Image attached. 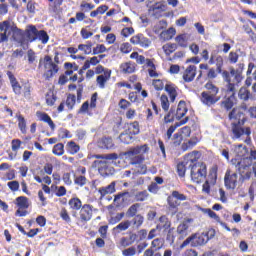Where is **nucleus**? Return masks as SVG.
Masks as SVG:
<instances>
[{
  "label": "nucleus",
  "mask_w": 256,
  "mask_h": 256,
  "mask_svg": "<svg viewBox=\"0 0 256 256\" xmlns=\"http://www.w3.org/2000/svg\"><path fill=\"white\" fill-rule=\"evenodd\" d=\"M125 131L130 133L132 136L139 135L141 129L139 127V122L134 121L132 123L127 124Z\"/></svg>",
  "instance_id": "e433bc0d"
},
{
  "label": "nucleus",
  "mask_w": 256,
  "mask_h": 256,
  "mask_svg": "<svg viewBox=\"0 0 256 256\" xmlns=\"http://www.w3.org/2000/svg\"><path fill=\"white\" fill-rule=\"evenodd\" d=\"M239 181H245L243 178H241V175L239 177V174L237 172H233L231 168H228L224 175V185L228 191H235L237 189V185H239Z\"/></svg>",
  "instance_id": "f8f14e48"
},
{
  "label": "nucleus",
  "mask_w": 256,
  "mask_h": 256,
  "mask_svg": "<svg viewBox=\"0 0 256 256\" xmlns=\"http://www.w3.org/2000/svg\"><path fill=\"white\" fill-rule=\"evenodd\" d=\"M36 117L39 119V121H43V123H47V125H49L52 131H55V122H53V119H51V116H49V114L45 112L37 111Z\"/></svg>",
  "instance_id": "5701e85b"
},
{
  "label": "nucleus",
  "mask_w": 256,
  "mask_h": 256,
  "mask_svg": "<svg viewBox=\"0 0 256 256\" xmlns=\"http://www.w3.org/2000/svg\"><path fill=\"white\" fill-rule=\"evenodd\" d=\"M51 191L56 197H65L67 195V188L65 186L51 185Z\"/></svg>",
  "instance_id": "ea45409f"
},
{
  "label": "nucleus",
  "mask_w": 256,
  "mask_h": 256,
  "mask_svg": "<svg viewBox=\"0 0 256 256\" xmlns=\"http://www.w3.org/2000/svg\"><path fill=\"white\" fill-rule=\"evenodd\" d=\"M163 238H155L152 242H151V246L148 249H151V251H153V253L157 252V251H161V249H163Z\"/></svg>",
  "instance_id": "37998d69"
},
{
  "label": "nucleus",
  "mask_w": 256,
  "mask_h": 256,
  "mask_svg": "<svg viewBox=\"0 0 256 256\" xmlns=\"http://www.w3.org/2000/svg\"><path fill=\"white\" fill-rule=\"evenodd\" d=\"M245 70L244 63H238L237 68L230 67L229 71L222 72V78L227 83L226 89L228 93H237V87L243 81V71Z\"/></svg>",
  "instance_id": "f03ea898"
},
{
  "label": "nucleus",
  "mask_w": 256,
  "mask_h": 256,
  "mask_svg": "<svg viewBox=\"0 0 256 256\" xmlns=\"http://www.w3.org/2000/svg\"><path fill=\"white\" fill-rule=\"evenodd\" d=\"M208 181H210L211 185H215L217 183V168H212L209 171Z\"/></svg>",
  "instance_id": "338daca9"
},
{
  "label": "nucleus",
  "mask_w": 256,
  "mask_h": 256,
  "mask_svg": "<svg viewBox=\"0 0 256 256\" xmlns=\"http://www.w3.org/2000/svg\"><path fill=\"white\" fill-rule=\"evenodd\" d=\"M149 152V146L147 144L132 147L129 151L124 153L125 157H130V165H143L145 161V153Z\"/></svg>",
  "instance_id": "0eeeda50"
},
{
  "label": "nucleus",
  "mask_w": 256,
  "mask_h": 256,
  "mask_svg": "<svg viewBox=\"0 0 256 256\" xmlns=\"http://www.w3.org/2000/svg\"><path fill=\"white\" fill-rule=\"evenodd\" d=\"M253 159H256V150L250 151V157L235 158L231 160L232 166L235 171L239 173L243 181L251 179V166L253 165Z\"/></svg>",
  "instance_id": "7ed1b4c3"
},
{
  "label": "nucleus",
  "mask_w": 256,
  "mask_h": 256,
  "mask_svg": "<svg viewBox=\"0 0 256 256\" xmlns=\"http://www.w3.org/2000/svg\"><path fill=\"white\" fill-rule=\"evenodd\" d=\"M16 119L18 121V127L23 135L27 133V121L25 120V117L21 115V113H18L16 115Z\"/></svg>",
  "instance_id": "79ce46f5"
},
{
  "label": "nucleus",
  "mask_w": 256,
  "mask_h": 256,
  "mask_svg": "<svg viewBox=\"0 0 256 256\" xmlns=\"http://www.w3.org/2000/svg\"><path fill=\"white\" fill-rule=\"evenodd\" d=\"M230 93H232L230 97L221 102V105L224 107V109H226V111H231V109L235 107V93Z\"/></svg>",
  "instance_id": "c9c22d12"
},
{
  "label": "nucleus",
  "mask_w": 256,
  "mask_h": 256,
  "mask_svg": "<svg viewBox=\"0 0 256 256\" xmlns=\"http://www.w3.org/2000/svg\"><path fill=\"white\" fill-rule=\"evenodd\" d=\"M77 103V96L74 94H69L66 98V107L68 111H73L75 104Z\"/></svg>",
  "instance_id": "6e6d98bb"
},
{
  "label": "nucleus",
  "mask_w": 256,
  "mask_h": 256,
  "mask_svg": "<svg viewBox=\"0 0 256 256\" xmlns=\"http://www.w3.org/2000/svg\"><path fill=\"white\" fill-rule=\"evenodd\" d=\"M96 159L103 160H95L93 163L94 167L98 168L101 175H107V171L110 170L108 161H117V159H119V155L117 153L96 155Z\"/></svg>",
  "instance_id": "6e6552de"
},
{
  "label": "nucleus",
  "mask_w": 256,
  "mask_h": 256,
  "mask_svg": "<svg viewBox=\"0 0 256 256\" xmlns=\"http://www.w3.org/2000/svg\"><path fill=\"white\" fill-rule=\"evenodd\" d=\"M124 217H125V212L118 213L116 214V216L110 217L108 220V223L109 225H117V223H120Z\"/></svg>",
  "instance_id": "052dcab7"
},
{
  "label": "nucleus",
  "mask_w": 256,
  "mask_h": 256,
  "mask_svg": "<svg viewBox=\"0 0 256 256\" xmlns=\"http://www.w3.org/2000/svg\"><path fill=\"white\" fill-rule=\"evenodd\" d=\"M109 79H111V70L106 69L104 74L97 76L96 83L100 89H105V85Z\"/></svg>",
  "instance_id": "b1692460"
},
{
  "label": "nucleus",
  "mask_w": 256,
  "mask_h": 256,
  "mask_svg": "<svg viewBox=\"0 0 256 256\" xmlns=\"http://www.w3.org/2000/svg\"><path fill=\"white\" fill-rule=\"evenodd\" d=\"M189 169L193 183H203L207 179V165L204 163L189 164Z\"/></svg>",
  "instance_id": "1a4fd4ad"
},
{
  "label": "nucleus",
  "mask_w": 256,
  "mask_h": 256,
  "mask_svg": "<svg viewBox=\"0 0 256 256\" xmlns=\"http://www.w3.org/2000/svg\"><path fill=\"white\" fill-rule=\"evenodd\" d=\"M99 145L101 149H113V147H115V144L113 143V138L111 137L102 138L99 142Z\"/></svg>",
  "instance_id": "a18cd8bd"
},
{
  "label": "nucleus",
  "mask_w": 256,
  "mask_h": 256,
  "mask_svg": "<svg viewBox=\"0 0 256 256\" xmlns=\"http://www.w3.org/2000/svg\"><path fill=\"white\" fill-rule=\"evenodd\" d=\"M97 97H98L97 92L92 94L90 98V104H89V101H85L81 105L78 113H89V109H97Z\"/></svg>",
  "instance_id": "f3484780"
},
{
  "label": "nucleus",
  "mask_w": 256,
  "mask_h": 256,
  "mask_svg": "<svg viewBox=\"0 0 256 256\" xmlns=\"http://www.w3.org/2000/svg\"><path fill=\"white\" fill-rule=\"evenodd\" d=\"M165 29H167V21L160 20L153 27V33H155V35H159V34L161 35L162 31H165Z\"/></svg>",
  "instance_id": "09e8293b"
},
{
  "label": "nucleus",
  "mask_w": 256,
  "mask_h": 256,
  "mask_svg": "<svg viewBox=\"0 0 256 256\" xmlns=\"http://www.w3.org/2000/svg\"><path fill=\"white\" fill-rule=\"evenodd\" d=\"M238 97L241 101H249V99H251V91L245 87H241L238 92Z\"/></svg>",
  "instance_id": "5fc2aeb1"
},
{
  "label": "nucleus",
  "mask_w": 256,
  "mask_h": 256,
  "mask_svg": "<svg viewBox=\"0 0 256 256\" xmlns=\"http://www.w3.org/2000/svg\"><path fill=\"white\" fill-rule=\"evenodd\" d=\"M115 185H116L115 181H113L108 186L100 187L98 189V193L100 194V199H103L104 197H106V195H111L115 193L116 191Z\"/></svg>",
  "instance_id": "cd10ccee"
},
{
  "label": "nucleus",
  "mask_w": 256,
  "mask_h": 256,
  "mask_svg": "<svg viewBox=\"0 0 256 256\" xmlns=\"http://www.w3.org/2000/svg\"><path fill=\"white\" fill-rule=\"evenodd\" d=\"M150 194L147 190L139 191L134 195V200L136 203H143L149 199Z\"/></svg>",
  "instance_id": "c03bdc74"
},
{
  "label": "nucleus",
  "mask_w": 256,
  "mask_h": 256,
  "mask_svg": "<svg viewBox=\"0 0 256 256\" xmlns=\"http://www.w3.org/2000/svg\"><path fill=\"white\" fill-rule=\"evenodd\" d=\"M247 113L251 119H256V106L249 108L247 103L243 102L239 107H235L229 112L228 119L229 121H236L231 123L232 139H241L243 135H246L245 143L249 145L251 143V128H243V125L247 123Z\"/></svg>",
  "instance_id": "f257e3e1"
},
{
  "label": "nucleus",
  "mask_w": 256,
  "mask_h": 256,
  "mask_svg": "<svg viewBox=\"0 0 256 256\" xmlns=\"http://www.w3.org/2000/svg\"><path fill=\"white\" fill-rule=\"evenodd\" d=\"M160 105L164 113L169 111V107H171V103L169 102V97L166 94H162L160 96Z\"/></svg>",
  "instance_id": "3c124183"
},
{
  "label": "nucleus",
  "mask_w": 256,
  "mask_h": 256,
  "mask_svg": "<svg viewBox=\"0 0 256 256\" xmlns=\"http://www.w3.org/2000/svg\"><path fill=\"white\" fill-rule=\"evenodd\" d=\"M199 143V139L197 137L191 138L188 142H184L181 145L182 151H189V149H193L195 145Z\"/></svg>",
  "instance_id": "8fccbe9b"
},
{
  "label": "nucleus",
  "mask_w": 256,
  "mask_h": 256,
  "mask_svg": "<svg viewBox=\"0 0 256 256\" xmlns=\"http://www.w3.org/2000/svg\"><path fill=\"white\" fill-rule=\"evenodd\" d=\"M209 239H211L209 233L192 234L182 242L180 249H185L188 245H190V247H201V245H205Z\"/></svg>",
  "instance_id": "9d476101"
},
{
  "label": "nucleus",
  "mask_w": 256,
  "mask_h": 256,
  "mask_svg": "<svg viewBox=\"0 0 256 256\" xmlns=\"http://www.w3.org/2000/svg\"><path fill=\"white\" fill-rule=\"evenodd\" d=\"M148 230L145 228H142L137 231V233L131 232V239H133L134 243H141L145 242V239H147Z\"/></svg>",
  "instance_id": "393cba45"
},
{
  "label": "nucleus",
  "mask_w": 256,
  "mask_h": 256,
  "mask_svg": "<svg viewBox=\"0 0 256 256\" xmlns=\"http://www.w3.org/2000/svg\"><path fill=\"white\" fill-rule=\"evenodd\" d=\"M195 77H197V66L195 65H189L182 72L184 83H192V81H195Z\"/></svg>",
  "instance_id": "2eb2a0df"
},
{
  "label": "nucleus",
  "mask_w": 256,
  "mask_h": 256,
  "mask_svg": "<svg viewBox=\"0 0 256 256\" xmlns=\"http://www.w3.org/2000/svg\"><path fill=\"white\" fill-rule=\"evenodd\" d=\"M81 151V146L77 144L75 141H68L66 144V153L68 155H77Z\"/></svg>",
  "instance_id": "c85d7f7f"
},
{
  "label": "nucleus",
  "mask_w": 256,
  "mask_h": 256,
  "mask_svg": "<svg viewBox=\"0 0 256 256\" xmlns=\"http://www.w3.org/2000/svg\"><path fill=\"white\" fill-rule=\"evenodd\" d=\"M38 71L42 74L45 81H51L54 76L59 73V65L53 62V58L49 55H45L39 59Z\"/></svg>",
  "instance_id": "39448f33"
},
{
  "label": "nucleus",
  "mask_w": 256,
  "mask_h": 256,
  "mask_svg": "<svg viewBox=\"0 0 256 256\" xmlns=\"http://www.w3.org/2000/svg\"><path fill=\"white\" fill-rule=\"evenodd\" d=\"M159 221L161 223L160 227L161 229H164V231L171 228V221L166 215L160 216Z\"/></svg>",
  "instance_id": "13d9d810"
},
{
  "label": "nucleus",
  "mask_w": 256,
  "mask_h": 256,
  "mask_svg": "<svg viewBox=\"0 0 256 256\" xmlns=\"http://www.w3.org/2000/svg\"><path fill=\"white\" fill-rule=\"evenodd\" d=\"M146 67L149 77L152 79H157V77H161V72H157V66L155 65V59L146 60Z\"/></svg>",
  "instance_id": "412c9836"
},
{
  "label": "nucleus",
  "mask_w": 256,
  "mask_h": 256,
  "mask_svg": "<svg viewBox=\"0 0 256 256\" xmlns=\"http://www.w3.org/2000/svg\"><path fill=\"white\" fill-rule=\"evenodd\" d=\"M119 243H120L121 247H131V245H133V243H135V240H133L131 238V232H130L129 237L123 236L122 238H120Z\"/></svg>",
  "instance_id": "680f3d73"
},
{
  "label": "nucleus",
  "mask_w": 256,
  "mask_h": 256,
  "mask_svg": "<svg viewBox=\"0 0 256 256\" xmlns=\"http://www.w3.org/2000/svg\"><path fill=\"white\" fill-rule=\"evenodd\" d=\"M15 205L18 209L15 212L16 217H27L29 215V198L27 196H19L15 199Z\"/></svg>",
  "instance_id": "ddd939ff"
},
{
  "label": "nucleus",
  "mask_w": 256,
  "mask_h": 256,
  "mask_svg": "<svg viewBox=\"0 0 256 256\" xmlns=\"http://www.w3.org/2000/svg\"><path fill=\"white\" fill-rule=\"evenodd\" d=\"M189 223H191V219H188L187 221L182 222L177 227V233L180 235V237H187L189 235Z\"/></svg>",
  "instance_id": "c756f323"
},
{
  "label": "nucleus",
  "mask_w": 256,
  "mask_h": 256,
  "mask_svg": "<svg viewBox=\"0 0 256 256\" xmlns=\"http://www.w3.org/2000/svg\"><path fill=\"white\" fill-rule=\"evenodd\" d=\"M186 165H195V163L199 162V151H192L185 156Z\"/></svg>",
  "instance_id": "72a5a7b5"
},
{
  "label": "nucleus",
  "mask_w": 256,
  "mask_h": 256,
  "mask_svg": "<svg viewBox=\"0 0 256 256\" xmlns=\"http://www.w3.org/2000/svg\"><path fill=\"white\" fill-rule=\"evenodd\" d=\"M187 173V162H180L177 164V174L179 177H185Z\"/></svg>",
  "instance_id": "0e129e2a"
},
{
  "label": "nucleus",
  "mask_w": 256,
  "mask_h": 256,
  "mask_svg": "<svg viewBox=\"0 0 256 256\" xmlns=\"http://www.w3.org/2000/svg\"><path fill=\"white\" fill-rule=\"evenodd\" d=\"M37 39L41 41L43 45H47V43H49V34H47L45 30H38Z\"/></svg>",
  "instance_id": "4d7b16f0"
},
{
  "label": "nucleus",
  "mask_w": 256,
  "mask_h": 256,
  "mask_svg": "<svg viewBox=\"0 0 256 256\" xmlns=\"http://www.w3.org/2000/svg\"><path fill=\"white\" fill-rule=\"evenodd\" d=\"M162 49L165 55L169 56L175 53V50L178 49V45L176 43H167L162 46Z\"/></svg>",
  "instance_id": "603ef678"
},
{
  "label": "nucleus",
  "mask_w": 256,
  "mask_h": 256,
  "mask_svg": "<svg viewBox=\"0 0 256 256\" xmlns=\"http://www.w3.org/2000/svg\"><path fill=\"white\" fill-rule=\"evenodd\" d=\"M79 215L81 223H87L91 221V219L93 218V205H82V207L79 209Z\"/></svg>",
  "instance_id": "4468645a"
},
{
  "label": "nucleus",
  "mask_w": 256,
  "mask_h": 256,
  "mask_svg": "<svg viewBox=\"0 0 256 256\" xmlns=\"http://www.w3.org/2000/svg\"><path fill=\"white\" fill-rule=\"evenodd\" d=\"M165 83H167V80L165 79L152 80V86L154 87L155 91H163V89L165 90Z\"/></svg>",
  "instance_id": "864d4df0"
},
{
  "label": "nucleus",
  "mask_w": 256,
  "mask_h": 256,
  "mask_svg": "<svg viewBox=\"0 0 256 256\" xmlns=\"http://www.w3.org/2000/svg\"><path fill=\"white\" fill-rule=\"evenodd\" d=\"M6 75L10 81L12 91L17 95V97H21V95H23L24 99H31V84L22 86L11 71H7Z\"/></svg>",
  "instance_id": "423d86ee"
},
{
  "label": "nucleus",
  "mask_w": 256,
  "mask_h": 256,
  "mask_svg": "<svg viewBox=\"0 0 256 256\" xmlns=\"http://www.w3.org/2000/svg\"><path fill=\"white\" fill-rule=\"evenodd\" d=\"M181 201H187V196L177 190L172 191L171 195L167 197L168 210L175 215L179 211Z\"/></svg>",
  "instance_id": "9b49d317"
},
{
  "label": "nucleus",
  "mask_w": 256,
  "mask_h": 256,
  "mask_svg": "<svg viewBox=\"0 0 256 256\" xmlns=\"http://www.w3.org/2000/svg\"><path fill=\"white\" fill-rule=\"evenodd\" d=\"M175 119H177V116L175 114V109L172 108V109L168 110L167 113L164 115L163 123H164V125H168V123H173V121H175Z\"/></svg>",
  "instance_id": "49530a36"
},
{
  "label": "nucleus",
  "mask_w": 256,
  "mask_h": 256,
  "mask_svg": "<svg viewBox=\"0 0 256 256\" xmlns=\"http://www.w3.org/2000/svg\"><path fill=\"white\" fill-rule=\"evenodd\" d=\"M173 147H179L183 143V135L181 133H175L171 138Z\"/></svg>",
  "instance_id": "e2e57ef3"
},
{
  "label": "nucleus",
  "mask_w": 256,
  "mask_h": 256,
  "mask_svg": "<svg viewBox=\"0 0 256 256\" xmlns=\"http://www.w3.org/2000/svg\"><path fill=\"white\" fill-rule=\"evenodd\" d=\"M52 153L54 155H57V157H61V155L65 153V145L63 143H58L54 145Z\"/></svg>",
  "instance_id": "bf43d9fd"
},
{
  "label": "nucleus",
  "mask_w": 256,
  "mask_h": 256,
  "mask_svg": "<svg viewBox=\"0 0 256 256\" xmlns=\"http://www.w3.org/2000/svg\"><path fill=\"white\" fill-rule=\"evenodd\" d=\"M141 207L140 203H134L132 204L126 211V216L128 219H131L132 217H137L139 215V209Z\"/></svg>",
  "instance_id": "58836bf2"
},
{
  "label": "nucleus",
  "mask_w": 256,
  "mask_h": 256,
  "mask_svg": "<svg viewBox=\"0 0 256 256\" xmlns=\"http://www.w3.org/2000/svg\"><path fill=\"white\" fill-rule=\"evenodd\" d=\"M200 103L205 107H213L221 101L219 95V87L213 82L209 81L204 85V91L199 96Z\"/></svg>",
  "instance_id": "20e7f679"
},
{
  "label": "nucleus",
  "mask_w": 256,
  "mask_h": 256,
  "mask_svg": "<svg viewBox=\"0 0 256 256\" xmlns=\"http://www.w3.org/2000/svg\"><path fill=\"white\" fill-rule=\"evenodd\" d=\"M209 65H216V71L220 75H223V66L225 65V60L221 55H211L208 61Z\"/></svg>",
  "instance_id": "a211bd4d"
},
{
  "label": "nucleus",
  "mask_w": 256,
  "mask_h": 256,
  "mask_svg": "<svg viewBox=\"0 0 256 256\" xmlns=\"http://www.w3.org/2000/svg\"><path fill=\"white\" fill-rule=\"evenodd\" d=\"M144 223L145 216H143L142 214H137V216H133L131 220H129L130 227H134V229H141Z\"/></svg>",
  "instance_id": "bb28decb"
},
{
  "label": "nucleus",
  "mask_w": 256,
  "mask_h": 256,
  "mask_svg": "<svg viewBox=\"0 0 256 256\" xmlns=\"http://www.w3.org/2000/svg\"><path fill=\"white\" fill-rule=\"evenodd\" d=\"M123 256H135L137 255V248L135 246H130L122 251Z\"/></svg>",
  "instance_id": "774afa93"
},
{
  "label": "nucleus",
  "mask_w": 256,
  "mask_h": 256,
  "mask_svg": "<svg viewBox=\"0 0 256 256\" xmlns=\"http://www.w3.org/2000/svg\"><path fill=\"white\" fill-rule=\"evenodd\" d=\"M199 69L201 70L199 71V75L197 77L198 80L202 79L203 71H207L206 79H217V75L219 74V72H217V68H210L208 64H200Z\"/></svg>",
  "instance_id": "dca6fc26"
},
{
  "label": "nucleus",
  "mask_w": 256,
  "mask_h": 256,
  "mask_svg": "<svg viewBox=\"0 0 256 256\" xmlns=\"http://www.w3.org/2000/svg\"><path fill=\"white\" fill-rule=\"evenodd\" d=\"M78 49L83 51L84 55H91L93 53V42L87 41L86 44H79Z\"/></svg>",
  "instance_id": "de8ad7c7"
},
{
  "label": "nucleus",
  "mask_w": 256,
  "mask_h": 256,
  "mask_svg": "<svg viewBox=\"0 0 256 256\" xmlns=\"http://www.w3.org/2000/svg\"><path fill=\"white\" fill-rule=\"evenodd\" d=\"M68 205L72 211H79L83 207V202L79 197H73L68 201Z\"/></svg>",
  "instance_id": "4c0bfd02"
},
{
  "label": "nucleus",
  "mask_w": 256,
  "mask_h": 256,
  "mask_svg": "<svg viewBox=\"0 0 256 256\" xmlns=\"http://www.w3.org/2000/svg\"><path fill=\"white\" fill-rule=\"evenodd\" d=\"M130 43H132V45H140V47H149L151 45V40L143 34H137L130 38Z\"/></svg>",
  "instance_id": "6ab92c4d"
},
{
  "label": "nucleus",
  "mask_w": 256,
  "mask_h": 256,
  "mask_svg": "<svg viewBox=\"0 0 256 256\" xmlns=\"http://www.w3.org/2000/svg\"><path fill=\"white\" fill-rule=\"evenodd\" d=\"M189 121V117H185L183 120L180 121V123H176L175 125H171L164 135L165 141H171V137H173V133H175L177 127H181V125H185Z\"/></svg>",
  "instance_id": "4be33fe9"
},
{
  "label": "nucleus",
  "mask_w": 256,
  "mask_h": 256,
  "mask_svg": "<svg viewBox=\"0 0 256 256\" xmlns=\"http://www.w3.org/2000/svg\"><path fill=\"white\" fill-rule=\"evenodd\" d=\"M120 71L125 75L135 73V63L128 61L120 65Z\"/></svg>",
  "instance_id": "f704fd0d"
},
{
  "label": "nucleus",
  "mask_w": 256,
  "mask_h": 256,
  "mask_svg": "<svg viewBox=\"0 0 256 256\" xmlns=\"http://www.w3.org/2000/svg\"><path fill=\"white\" fill-rule=\"evenodd\" d=\"M176 33H177V31L175 30V28H173V27L168 28L167 30H164L160 33V39L162 41H171V39H173V37H175Z\"/></svg>",
  "instance_id": "473e14b6"
},
{
  "label": "nucleus",
  "mask_w": 256,
  "mask_h": 256,
  "mask_svg": "<svg viewBox=\"0 0 256 256\" xmlns=\"http://www.w3.org/2000/svg\"><path fill=\"white\" fill-rule=\"evenodd\" d=\"M176 43L179 45V47H187V35L185 34H180L175 37Z\"/></svg>",
  "instance_id": "69168bd1"
},
{
  "label": "nucleus",
  "mask_w": 256,
  "mask_h": 256,
  "mask_svg": "<svg viewBox=\"0 0 256 256\" xmlns=\"http://www.w3.org/2000/svg\"><path fill=\"white\" fill-rule=\"evenodd\" d=\"M39 30L35 25H30L29 29L26 30V37L30 43H33L37 39Z\"/></svg>",
  "instance_id": "7c9ffc66"
},
{
  "label": "nucleus",
  "mask_w": 256,
  "mask_h": 256,
  "mask_svg": "<svg viewBox=\"0 0 256 256\" xmlns=\"http://www.w3.org/2000/svg\"><path fill=\"white\" fill-rule=\"evenodd\" d=\"M129 227H131L129 224V220L122 221L116 227H114L112 229V233L114 235H119V234L123 233V231H127V229H129Z\"/></svg>",
  "instance_id": "2f4dec72"
},
{
  "label": "nucleus",
  "mask_w": 256,
  "mask_h": 256,
  "mask_svg": "<svg viewBox=\"0 0 256 256\" xmlns=\"http://www.w3.org/2000/svg\"><path fill=\"white\" fill-rule=\"evenodd\" d=\"M166 93H168L170 103H175V100L177 99L179 93V87H177L175 84L168 82L165 84V89Z\"/></svg>",
  "instance_id": "aec40b11"
},
{
  "label": "nucleus",
  "mask_w": 256,
  "mask_h": 256,
  "mask_svg": "<svg viewBox=\"0 0 256 256\" xmlns=\"http://www.w3.org/2000/svg\"><path fill=\"white\" fill-rule=\"evenodd\" d=\"M187 111H189V109H187V102H185V100H181L175 111L176 119L178 121L183 119V116L187 115Z\"/></svg>",
  "instance_id": "a878e982"
},
{
  "label": "nucleus",
  "mask_w": 256,
  "mask_h": 256,
  "mask_svg": "<svg viewBox=\"0 0 256 256\" xmlns=\"http://www.w3.org/2000/svg\"><path fill=\"white\" fill-rule=\"evenodd\" d=\"M119 139H120L121 143H124L125 145H129V144L133 143V141H135L133 134H130L129 132H127V130H124V132H122L119 135Z\"/></svg>",
  "instance_id": "a19ab883"
}]
</instances>
